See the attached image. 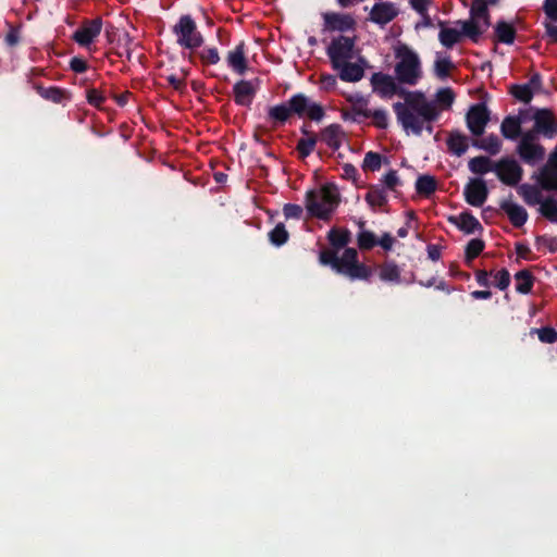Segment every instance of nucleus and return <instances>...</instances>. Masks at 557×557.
<instances>
[{
    "mask_svg": "<svg viewBox=\"0 0 557 557\" xmlns=\"http://www.w3.org/2000/svg\"><path fill=\"white\" fill-rule=\"evenodd\" d=\"M393 110L407 135L419 136L424 129L432 133L431 123L438 116L435 103L421 91L404 92V101L395 102Z\"/></svg>",
    "mask_w": 557,
    "mask_h": 557,
    "instance_id": "f257e3e1",
    "label": "nucleus"
},
{
    "mask_svg": "<svg viewBox=\"0 0 557 557\" xmlns=\"http://www.w3.org/2000/svg\"><path fill=\"white\" fill-rule=\"evenodd\" d=\"M490 26L488 12L482 3L473 4L468 20H457L453 22L440 21L438 41L445 49H453L461 44L465 38L478 42L482 34Z\"/></svg>",
    "mask_w": 557,
    "mask_h": 557,
    "instance_id": "f03ea898",
    "label": "nucleus"
},
{
    "mask_svg": "<svg viewBox=\"0 0 557 557\" xmlns=\"http://www.w3.org/2000/svg\"><path fill=\"white\" fill-rule=\"evenodd\" d=\"M332 69L344 82L356 83L364 76L366 59L356 47L355 39L346 36L334 38L326 48Z\"/></svg>",
    "mask_w": 557,
    "mask_h": 557,
    "instance_id": "7ed1b4c3",
    "label": "nucleus"
},
{
    "mask_svg": "<svg viewBox=\"0 0 557 557\" xmlns=\"http://www.w3.org/2000/svg\"><path fill=\"white\" fill-rule=\"evenodd\" d=\"M394 73L399 84L416 86L423 77L422 63L419 54L409 46L398 44L394 47Z\"/></svg>",
    "mask_w": 557,
    "mask_h": 557,
    "instance_id": "20e7f679",
    "label": "nucleus"
},
{
    "mask_svg": "<svg viewBox=\"0 0 557 557\" xmlns=\"http://www.w3.org/2000/svg\"><path fill=\"white\" fill-rule=\"evenodd\" d=\"M320 262L351 280H366L370 276V270L357 261V250L354 248L345 249L341 257L337 251L324 250L320 253Z\"/></svg>",
    "mask_w": 557,
    "mask_h": 557,
    "instance_id": "39448f33",
    "label": "nucleus"
},
{
    "mask_svg": "<svg viewBox=\"0 0 557 557\" xmlns=\"http://www.w3.org/2000/svg\"><path fill=\"white\" fill-rule=\"evenodd\" d=\"M338 201L337 188L333 185H324L307 193L306 208L312 216L327 219L337 207Z\"/></svg>",
    "mask_w": 557,
    "mask_h": 557,
    "instance_id": "423d86ee",
    "label": "nucleus"
},
{
    "mask_svg": "<svg viewBox=\"0 0 557 557\" xmlns=\"http://www.w3.org/2000/svg\"><path fill=\"white\" fill-rule=\"evenodd\" d=\"M173 32L180 46L186 49L199 48L203 38L197 29L195 21L189 15H183L174 25Z\"/></svg>",
    "mask_w": 557,
    "mask_h": 557,
    "instance_id": "0eeeda50",
    "label": "nucleus"
},
{
    "mask_svg": "<svg viewBox=\"0 0 557 557\" xmlns=\"http://www.w3.org/2000/svg\"><path fill=\"white\" fill-rule=\"evenodd\" d=\"M517 151L525 163L532 165L544 158V149L537 143V136L534 131H529L521 135Z\"/></svg>",
    "mask_w": 557,
    "mask_h": 557,
    "instance_id": "6e6552de",
    "label": "nucleus"
},
{
    "mask_svg": "<svg viewBox=\"0 0 557 557\" xmlns=\"http://www.w3.org/2000/svg\"><path fill=\"white\" fill-rule=\"evenodd\" d=\"M370 82L373 91L381 98L389 99L395 95H400L404 97V92H407L406 90L398 87V81L396 79V76L393 77L381 72L374 73L371 76Z\"/></svg>",
    "mask_w": 557,
    "mask_h": 557,
    "instance_id": "1a4fd4ad",
    "label": "nucleus"
},
{
    "mask_svg": "<svg viewBox=\"0 0 557 557\" xmlns=\"http://www.w3.org/2000/svg\"><path fill=\"white\" fill-rule=\"evenodd\" d=\"M289 104L293 113L299 116H307L311 120L320 121L324 115L323 108L319 103L301 94L294 96L289 100Z\"/></svg>",
    "mask_w": 557,
    "mask_h": 557,
    "instance_id": "9d476101",
    "label": "nucleus"
},
{
    "mask_svg": "<svg viewBox=\"0 0 557 557\" xmlns=\"http://www.w3.org/2000/svg\"><path fill=\"white\" fill-rule=\"evenodd\" d=\"M488 120L490 112L483 103L472 106L467 114L468 128L475 136H480L484 133Z\"/></svg>",
    "mask_w": 557,
    "mask_h": 557,
    "instance_id": "9b49d317",
    "label": "nucleus"
},
{
    "mask_svg": "<svg viewBox=\"0 0 557 557\" xmlns=\"http://www.w3.org/2000/svg\"><path fill=\"white\" fill-rule=\"evenodd\" d=\"M498 178L507 185H516L522 176V169L517 161L503 159L494 165Z\"/></svg>",
    "mask_w": 557,
    "mask_h": 557,
    "instance_id": "f8f14e48",
    "label": "nucleus"
},
{
    "mask_svg": "<svg viewBox=\"0 0 557 557\" xmlns=\"http://www.w3.org/2000/svg\"><path fill=\"white\" fill-rule=\"evenodd\" d=\"M101 28L100 18L87 21L74 33L73 38L78 45L88 47L100 35Z\"/></svg>",
    "mask_w": 557,
    "mask_h": 557,
    "instance_id": "ddd939ff",
    "label": "nucleus"
},
{
    "mask_svg": "<svg viewBox=\"0 0 557 557\" xmlns=\"http://www.w3.org/2000/svg\"><path fill=\"white\" fill-rule=\"evenodd\" d=\"M537 182L543 189H557V148L550 154L547 164L540 171Z\"/></svg>",
    "mask_w": 557,
    "mask_h": 557,
    "instance_id": "4468645a",
    "label": "nucleus"
},
{
    "mask_svg": "<svg viewBox=\"0 0 557 557\" xmlns=\"http://www.w3.org/2000/svg\"><path fill=\"white\" fill-rule=\"evenodd\" d=\"M466 200L473 207H481L487 198V187L483 180H471L465 187Z\"/></svg>",
    "mask_w": 557,
    "mask_h": 557,
    "instance_id": "2eb2a0df",
    "label": "nucleus"
},
{
    "mask_svg": "<svg viewBox=\"0 0 557 557\" xmlns=\"http://www.w3.org/2000/svg\"><path fill=\"white\" fill-rule=\"evenodd\" d=\"M324 28L326 30L346 32L355 27L356 22L349 14L327 12L323 14Z\"/></svg>",
    "mask_w": 557,
    "mask_h": 557,
    "instance_id": "dca6fc26",
    "label": "nucleus"
},
{
    "mask_svg": "<svg viewBox=\"0 0 557 557\" xmlns=\"http://www.w3.org/2000/svg\"><path fill=\"white\" fill-rule=\"evenodd\" d=\"M398 10L391 2H379L374 4L370 12V20L380 25L389 23L396 15Z\"/></svg>",
    "mask_w": 557,
    "mask_h": 557,
    "instance_id": "f3484780",
    "label": "nucleus"
},
{
    "mask_svg": "<svg viewBox=\"0 0 557 557\" xmlns=\"http://www.w3.org/2000/svg\"><path fill=\"white\" fill-rule=\"evenodd\" d=\"M535 131L546 137H553L557 133V124L552 114L546 110H539L534 115Z\"/></svg>",
    "mask_w": 557,
    "mask_h": 557,
    "instance_id": "a211bd4d",
    "label": "nucleus"
},
{
    "mask_svg": "<svg viewBox=\"0 0 557 557\" xmlns=\"http://www.w3.org/2000/svg\"><path fill=\"white\" fill-rule=\"evenodd\" d=\"M258 84L250 81H240L234 86L236 103L249 106L252 102Z\"/></svg>",
    "mask_w": 557,
    "mask_h": 557,
    "instance_id": "6ab92c4d",
    "label": "nucleus"
},
{
    "mask_svg": "<svg viewBox=\"0 0 557 557\" xmlns=\"http://www.w3.org/2000/svg\"><path fill=\"white\" fill-rule=\"evenodd\" d=\"M500 208L515 226H522L528 220V212L525 209L511 200L504 201Z\"/></svg>",
    "mask_w": 557,
    "mask_h": 557,
    "instance_id": "aec40b11",
    "label": "nucleus"
},
{
    "mask_svg": "<svg viewBox=\"0 0 557 557\" xmlns=\"http://www.w3.org/2000/svg\"><path fill=\"white\" fill-rule=\"evenodd\" d=\"M321 140L333 149H338L346 139L345 133L337 124L325 127L320 136Z\"/></svg>",
    "mask_w": 557,
    "mask_h": 557,
    "instance_id": "412c9836",
    "label": "nucleus"
},
{
    "mask_svg": "<svg viewBox=\"0 0 557 557\" xmlns=\"http://www.w3.org/2000/svg\"><path fill=\"white\" fill-rule=\"evenodd\" d=\"M244 47V42H240L226 57L228 66L238 74H244L247 69Z\"/></svg>",
    "mask_w": 557,
    "mask_h": 557,
    "instance_id": "4be33fe9",
    "label": "nucleus"
},
{
    "mask_svg": "<svg viewBox=\"0 0 557 557\" xmlns=\"http://www.w3.org/2000/svg\"><path fill=\"white\" fill-rule=\"evenodd\" d=\"M449 221L467 234H473L481 230V224L478 219L468 212L451 216Z\"/></svg>",
    "mask_w": 557,
    "mask_h": 557,
    "instance_id": "5701e85b",
    "label": "nucleus"
},
{
    "mask_svg": "<svg viewBox=\"0 0 557 557\" xmlns=\"http://www.w3.org/2000/svg\"><path fill=\"white\" fill-rule=\"evenodd\" d=\"M518 193L529 206L540 205L543 201L539 186L523 184L518 188Z\"/></svg>",
    "mask_w": 557,
    "mask_h": 557,
    "instance_id": "b1692460",
    "label": "nucleus"
},
{
    "mask_svg": "<svg viewBox=\"0 0 557 557\" xmlns=\"http://www.w3.org/2000/svg\"><path fill=\"white\" fill-rule=\"evenodd\" d=\"M347 100L352 106L355 115L370 117L371 110L368 109V100L360 92L347 95Z\"/></svg>",
    "mask_w": 557,
    "mask_h": 557,
    "instance_id": "393cba45",
    "label": "nucleus"
},
{
    "mask_svg": "<svg viewBox=\"0 0 557 557\" xmlns=\"http://www.w3.org/2000/svg\"><path fill=\"white\" fill-rule=\"evenodd\" d=\"M537 87V84L535 81H531L528 84L524 85H516L511 87V94L515 98L518 100L528 103L532 100L533 94L535 88Z\"/></svg>",
    "mask_w": 557,
    "mask_h": 557,
    "instance_id": "a878e982",
    "label": "nucleus"
},
{
    "mask_svg": "<svg viewBox=\"0 0 557 557\" xmlns=\"http://www.w3.org/2000/svg\"><path fill=\"white\" fill-rule=\"evenodd\" d=\"M447 145L449 150L455 153L456 156L463 154L468 147V138L467 136L460 134V133H451L448 137Z\"/></svg>",
    "mask_w": 557,
    "mask_h": 557,
    "instance_id": "bb28decb",
    "label": "nucleus"
},
{
    "mask_svg": "<svg viewBox=\"0 0 557 557\" xmlns=\"http://www.w3.org/2000/svg\"><path fill=\"white\" fill-rule=\"evenodd\" d=\"M520 129L521 122L518 117L515 116H507L500 125V132L503 136L508 139H516L520 134Z\"/></svg>",
    "mask_w": 557,
    "mask_h": 557,
    "instance_id": "cd10ccee",
    "label": "nucleus"
},
{
    "mask_svg": "<svg viewBox=\"0 0 557 557\" xmlns=\"http://www.w3.org/2000/svg\"><path fill=\"white\" fill-rule=\"evenodd\" d=\"M453 69V62L443 52H437L434 61V72L435 75L440 78H445L448 76L449 71Z\"/></svg>",
    "mask_w": 557,
    "mask_h": 557,
    "instance_id": "c85d7f7f",
    "label": "nucleus"
},
{
    "mask_svg": "<svg viewBox=\"0 0 557 557\" xmlns=\"http://www.w3.org/2000/svg\"><path fill=\"white\" fill-rule=\"evenodd\" d=\"M497 39L504 44L510 45L515 40V28L506 22L497 23L495 27Z\"/></svg>",
    "mask_w": 557,
    "mask_h": 557,
    "instance_id": "c756f323",
    "label": "nucleus"
},
{
    "mask_svg": "<svg viewBox=\"0 0 557 557\" xmlns=\"http://www.w3.org/2000/svg\"><path fill=\"white\" fill-rule=\"evenodd\" d=\"M469 169L471 172L476 174H484L490 171H494L491 160L486 157H475L471 159L469 162Z\"/></svg>",
    "mask_w": 557,
    "mask_h": 557,
    "instance_id": "7c9ffc66",
    "label": "nucleus"
},
{
    "mask_svg": "<svg viewBox=\"0 0 557 557\" xmlns=\"http://www.w3.org/2000/svg\"><path fill=\"white\" fill-rule=\"evenodd\" d=\"M329 240L336 249L335 251H337L349 243V232L345 230H331L329 233Z\"/></svg>",
    "mask_w": 557,
    "mask_h": 557,
    "instance_id": "2f4dec72",
    "label": "nucleus"
},
{
    "mask_svg": "<svg viewBox=\"0 0 557 557\" xmlns=\"http://www.w3.org/2000/svg\"><path fill=\"white\" fill-rule=\"evenodd\" d=\"M516 289L521 294H528L533 285V280L528 271H520L515 275Z\"/></svg>",
    "mask_w": 557,
    "mask_h": 557,
    "instance_id": "473e14b6",
    "label": "nucleus"
},
{
    "mask_svg": "<svg viewBox=\"0 0 557 557\" xmlns=\"http://www.w3.org/2000/svg\"><path fill=\"white\" fill-rule=\"evenodd\" d=\"M454 101V94L449 88L440 89L436 92L435 101H432L436 106V110L448 109Z\"/></svg>",
    "mask_w": 557,
    "mask_h": 557,
    "instance_id": "72a5a7b5",
    "label": "nucleus"
},
{
    "mask_svg": "<svg viewBox=\"0 0 557 557\" xmlns=\"http://www.w3.org/2000/svg\"><path fill=\"white\" fill-rule=\"evenodd\" d=\"M478 147L487 151L491 154H497L500 151L502 141L497 136L490 135V136L483 138L478 144Z\"/></svg>",
    "mask_w": 557,
    "mask_h": 557,
    "instance_id": "f704fd0d",
    "label": "nucleus"
},
{
    "mask_svg": "<svg viewBox=\"0 0 557 557\" xmlns=\"http://www.w3.org/2000/svg\"><path fill=\"white\" fill-rule=\"evenodd\" d=\"M290 113H293V111L289 102L287 104L272 107L269 110L270 117L280 123L285 122L289 117Z\"/></svg>",
    "mask_w": 557,
    "mask_h": 557,
    "instance_id": "c9c22d12",
    "label": "nucleus"
},
{
    "mask_svg": "<svg viewBox=\"0 0 557 557\" xmlns=\"http://www.w3.org/2000/svg\"><path fill=\"white\" fill-rule=\"evenodd\" d=\"M366 200L372 208L382 207L386 202V194L383 189L372 188L366 196Z\"/></svg>",
    "mask_w": 557,
    "mask_h": 557,
    "instance_id": "e433bc0d",
    "label": "nucleus"
},
{
    "mask_svg": "<svg viewBox=\"0 0 557 557\" xmlns=\"http://www.w3.org/2000/svg\"><path fill=\"white\" fill-rule=\"evenodd\" d=\"M416 187L418 193L423 195H430L435 190L436 183L434 177L430 175H423L417 180Z\"/></svg>",
    "mask_w": 557,
    "mask_h": 557,
    "instance_id": "4c0bfd02",
    "label": "nucleus"
},
{
    "mask_svg": "<svg viewBox=\"0 0 557 557\" xmlns=\"http://www.w3.org/2000/svg\"><path fill=\"white\" fill-rule=\"evenodd\" d=\"M380 277L386 282H399L400 271L397 265L387 263L381 268Z\"/></svg>",
    "mask_w": 557,
    "mask_h": 557,
    "instance_id": "58836bf2",
    "label": "nucleus"
},
{
    "mask_svg": "<svg viewBox=\"0 0 557 557\" xmlns=\"http://www.w3.org/2000/svg\"><path fill=\"white\" fill-rule=\"evenodd\" d=\"M270 240L275 246L285 244L288 239V233L283 224H277L270 233Z\"/></svg>",
    "mask_w": 557,
    "mask_h": 557,
    "instance_id": "ea45409f",
    "label": "nucleus"
},
{
    "mask_svg": "<svg viewBox=\"0 0 557 557\" xmlns=\"http://www.w3.org/2000/svg\"><path fill=\"white\" fill-rule=\"evenodd\" d=\"M540 212L552 221H557V201L543 199L540 203Z\"/></svg>",
    "mask_w": 557,
    "mask_h": 557,
    "instance_id": "a19ab883",
    "label": "nucleus"
},
{
    "mask_svg": "<svg viewBox=\"0 0 557 557\" xmlns=\"http://www.w3.org/2000/svg\"><path fill=\"white\" fill-rule=\"evenodd\" d=\"M381 156L375 152H368L363 159V169L369 171H376L381 166Z\"/></svg>",
    "mask_w": 557,
    "mask_h": 557,
    "instance_id": "79ce46f5",
    "label": "nucleus"
},
{
    "mask_svg": "<svg viewBox=\"0 0 557 557\" xmlns=\"http://www.w3.org/2000/svg\"><path fill=\"white\" fill-rule=\"evenodd\" d=\"M314 146H315V138L314 137H306V138H301L298 141L297 149L302 157H307L313 151Z\"/></svg>",
    "mask_w": 557,
    "mask_h": 557,
    "instance_id": "37998d69",
    "label": "nucleus"
},
{
    "mask_svg": "<svg viewBox=\"0 0 557 557\" xmlns=\"http://www.w3.org/2000/svg\"><path fill=\"white\" fill-rule=\"evenodd\" d=\"M510 282V275L506 270H499L493 274V284L499 289H506Z\"/></svg>",
    "mask_w": 557,
    "mask_h": 557,
    "instance_id": "c03bdc74",
    "label": "nucleus"
},
{
    "mask_svg": "<svg viewBox=\"0 0 557 557\" xmlns=\"http://www.w3.org/2000/svg\"><path fill=\"white\" fill-rule=\"evenodd\" d=\"M370 117H372L375 126L380 128H386L388 125V114L383 109L371 111Z\"/></svg>",
    "mask_w": 557,
    "mask_h": 557,
    "instance_id": "a18cd8bd",
    "label": "nucleus"
},
{
    "mask_svg": "<svg viewBox=\"0 0 557 557\" xmlns=\"http://www.w3.org/2000/svg\"><path fill=\"white\" fill-rule=\"evenodd\" d=\"M484 244L480 239H471L467 246L466 253L468 259H473L483 250Z\"/></svg>",
    "mask_w": 557,
    "mask_h": 557,
    "instance_id": "49530a36",
    "label": "nucleus"
},
{
    "mask_svg": "<svg viewBox=\"0 0 557 557\" xmlns=\"http://www.w3.org/2000/svg\"><path fill=\"white\" fill-rule=\"evenodd\" d=\"M535 332L543 343H554L557 339V332L550 327L539 329Z\"/></svg>",
    "mask_w": 557,
    "mask_h": 557,
    "instance_id": "de8ad7c7",
    "label": "nucleus"
},
{
    "mask_svg": "<svg viewBox=\"0 0 557 557\" xmlns=\"http://www.w3.org/2000/svg\"><path fill=\"white\" fill-rule=\"evenodd\" d=\"M337 85V79L332 74H321L320 88L326 91L333 90Z\"/></svg>",
    "mask_w": 557,
    "mask_h": 557,
    "instance_id": "09e8293b",
    "label": "nucleus"
},
{
    "mask_svg": "<svg viewBox=\"0 0 557 557\" xmlns=\"http://www.w3.org/2000/svg\"><path fill=\"white\" fill-rule=\"evenodd\" d=\"M286 219H299L302 214V208L298 205L288 203L283 209Z\"/></svg>",
    "mask_w": 557,
    "mask_h": 557,
    "instance_id": "8fccbe9b",
    "label": "nucleus"
},
{
    "mask_svg": "<svg viewBox=\"0 0 557 557\" xmlns=\"http://www.w3.org/2000/svg\"><path fill=\"white\" fill-rule=\"evenodd\" d=\"M358 244L360 248L369 249L374 246L375 239L374 235L370 232H362L359 235Z\"/></svg>",
    "mask_w": 557,
    "mask_h": 557,
    "instance_id": "3c124183",
    "label": "nucleus"
},
{
    "mask_svg": "<svg viewBox=\"0 0 557 557\" xmlns=\"http://www.w3.org/2000/svg\"><path fill=\"white\" fill-rule=\"evenodd\" d=\"M544 12L553 22L557 21V0H545Z\"/></svg>",
    "mask_w": 557,
    "mask_h": 557,
    "instance_id": "603ef678",
    "label": "nucleus"
},
{
    "mask_svg": "<svg viewBox=\"0 0 557 557\" xmlns=\"http://www.w3.org/2000/svg\"><path fill=\"white\" fill-rule=\"evenodd\" d=\"M87 99L90 104L96 107H99L104 100L102 94L97 89H89L87 91Z\"/></svg>",
    "mask_w": 557,
    "mask_h": 557,
    "instance_id": "864d4df0",
    "label": "nucleus"
},
{
    "mask_svg": "<svg viewBox=\"0 0 557 557\" xmlns=\"http://www.w3.org/2000/svg\"><path fill=\"white\" fill-rule=\"evenodd\" d=\"M42 96L51 101L60 102L63 99V91L58 88H49L42 92Z\"/></svg>",
    "mask_w": 557,
    "mask_h": 557,
    "instance_id": "5fc2aeb1",
    "label": "nucleus"
},
{
    "mask_svg": "<svg viewBox=\"0 0 557 557\" xmlns=\"http://www.w3.org/2000/svg\"><path fill=\"white\" fill-rule=\"evenodd\" d=\"M202 59L211 64L219 62L220 57L215 48H208L202 52Z\"/></svg>",
    "mask_w": 557,
    "mask_h": 557,
    "instance_id": "6e6d98bb",
    "label": "nucleus"
},
{
    "mask_svg": "<svg viewBox=\"0 0 557 557\" xmlns=\"http://www.w3.org/2000/svg\"><path fill=\"white\" fill-rule=\"evenodd\" d=\"M384 184L391 189L395 188L399 184V178L395 171H389L385 174Z\"/></svg>",
    "mask_w": 557,
    "mask_h": 557,
    "instance_id": "4d7b16f0",
    "label": "nucleus"
},
{
    "mask_svg": "<svg viewBox=\"0 0 557 557\" xmlns=\"http://www.w3.org/2000/svg\"><path fill=\"white\" fill-rule=\"evenodd\" d=\"M166 79L175 90L181 91L185 86L183 76L170 75Z\"/></svg>",
    "mask_w": 557,
    "mask_h": 557,
    "instance_id": "13d9d810",
    "label": "nucleus"
},
{
    "mask_svg": "<svg viewBox=\"0 0 557 557\" xmlns=\"http://www.w3.org/2000/svg\"><path fill=\"white\" fill-rule=\"evenodd\" d=\"M411 7L419 13H423L428 10L430 0H409Z\"/></svg>",
    "mask_w": 557,
    "mask_h": 557,
    "instance_id": "bf43d9fd",
    "label": "nucleus"
},
{
    "mask_svg": "<svg viewBox=\"0 0 557 557\" xmlns=\"http://www.w3.org/2000/svg\"><path fill=\"white\" fill-rule=\"evenodd\" d=\"M476 281H478V283L481 286H485L486 287V286L491 285L490 275L485 271H480V272L476 273Z\"/></svg>",
    "mask_w": 557,
    "mask_h": 557,
    "instance_id": "052dcab7",
    "label": "nucleus"
},
{
    "mask_svg": "<svg viewBox=\"0 0 557 557\" xmlns=\"http://www.w3.org/2000/svg\"><path fill=\"white\" fill-rule=\"evenodd\" d=\"M379 244L386 250H389L394 244V238L389 234H385L380 239Z\"/></svg>",
    "mask_w": 557,
    "mask_h": 557,
    "instance_id": "680f3d73",
    "label": "nucleus"
},
{
    "mask_svg": "<svg viewBox=\"0 0 557 557\" xmlns=\"http://www.w3.org/2000/svg\"><path fill=\"white\" fill-rule=\"evenodd\" d=\"M546 33L553 41H557V25L554 23L546 24Z\"/></svg>",
    "mask_w": 557,
    "mask_h": 557,
    "instance_id": "e2e57ef3",
    "label": "nucleus"
},
{
    "mask_svg": "<svg viewBox=\"0 0 557 557\" xmlns=\"http://www.w3.org/2000/svg\"><path fill=\"white\" fill-rule=\"evenodd\" d=\"M71 67L75 71V72H84L85 69H86V64L83 60L81 59H73L72 62H71Z\"/></svg>",
    "mask_w": 557,
    "mask_h": 557,
    "instance_id": "0e129e2a",
    "label": "nucleus"
},
{
    "mask_svg": "<svg viewBox=\"0 0 557 557\" xmlns=\"http://www.w3.org/2000/svg\"><path fill=\"white\" fill-rule=\"evenodd\" d=\"M491 295L492 294L488 290H475L471 294V296L475 299H488Z\"/></svg>",
    "mask_w": 557,
    "mask_h": 557,
    "instance_id": "69168bd1",
    "label": "nucleus"
},
{
    "mask_svg": "<svg viewBox=\"0 0 557 557\" xmlns=\"http://www.w3.org/2000/svg\"><path fill=\"white\" fill-rule=\"evenodd\" d=\"M429 257L432 260H437L440 258V250L435 246H430L428 249Z\"/></svg>",
    "mask_w": 557,
    "mask_h": 557,
    "instance_id": "338daca9",
    "label": "nucleus"
},
{
    "mask_svg": "<svg viewBox=\"0 0 557 557\" xmlns=\"http://www.w3.org/2000/svg\"><path fill=\"white\" fill-rule=\"evenodd\" d=\"M498 0H476L473 4L482 3L485 5V10L487 11L488 4H495Z\"/></svg>",
    "mask_w": 557,
    "mask_h": 557,
    "instance_id": "774afa93",
    "label": "nucleus"
}]
</instances>
